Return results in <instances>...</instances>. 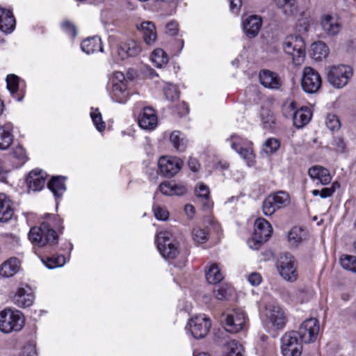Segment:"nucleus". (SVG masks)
I'll list each match as a JSON object with an SVG mask.
<instances>
[{
  "label": "nucleus",
  "mask_w": 356,
  "mask_h": 356,
  "mask_svg": "<svg viewBox=\"0 0 356 356\" xmlns=\"http://www.w3.org/2000/svg\"><path fill=\"white\" fill-rule=\"evenodd\" d=\"M25 323V318L19 310L6 308L0 312V331L5 334L20 331Z\"/></svg>",
  "instance_id": "obj_1"
},
{
  "label": "nucleus",
  "mask_w": 356,
  "mask_h": 356,
  "mask_svg": "<svg viewBox=\"0 0 356 356\" xmlns=\"http://www.w3.org/2000/svg\"><path fill=\"white\" fill-rule=\"evenodd\" d=\"M276 268L280 277L285 281L295 282L298 279V262L291 253L282 254L277 261Z\"/></svg>",
  "instance_id": "obj_2"
},
{
  "label": "nucleus",
  "mask_w": 356,
  "mask_h": 356,
  "mask_svg": "<svg viewBox=\"0 0 356 356\" xmlns=\"http://www.w3.org/2000/svg\"><path fill=\"white\" fill-rule=\"evenodd\" d=\"M353 76L352 67L348 65L331 66L327 73L328 82L335 88L345 87Z\"/></svg>",
  "instance_id": "obj_3"
},
{
  "label": "nucleus",
  "mask_w": 356,
  "mask_h": 356,
  "mask_svg": "<svg viewBox=\"0 0 356 356\" xmlns=\"http://www.w3.org/2000/svg\"><path fill=\"white\" fill-rule=\"evenodd\" d=\"M284 51L293 57L295 65H300L305 57V43L303 38L298 35L287 36L283 42Z\"/></svg>",
  "instance_id": "obj_4"
},
{
  "label": "nucleus",
  "mask_w": 356,
  "mask_h": 356,
  "mask_svg": "<svg viewBox=\"0 0 356 356\" xmlns=\"http://www.w3.org/2000/svg\"><path fill=\"white\" fill-rule=\"evenodd\" d=\"M264 323L272 329H282L286 322L284 310L277 303L270 302L265 306Z\"/></svg>",
  "instance_id": "obj_5"
},
{
  "label": "nucleus",
  "mask_w": 356,
  "mask_h": 356,
  "mask_svg": "<svg viewBox=\"0 0 356 356\" xmlns=\"http://www.w3.org/2000/svg\"><path fill=\"white\" fill-rule=\"evenodd\" d=\"M221 321L223 323L226 331L236 333L245 328L248 317L243 309H236L229 313L223 314Z\"/></svg>",
  "instance_id": "obj_6"
},
{
  "label": "nucleus",
  "mask_w": 356,
  "mask_h": 356,
  "mask_svg": "<svg viewBox=\"0 0 356 356\" xmlns=\"http://www.w3.org/2000/svg\"><path fill=\"white\" fill-rule=\"evenodd\" d=\"M290 204L289 195L282 191L268 195L263 202L262 211L266 216H272L275 212Z\"/></svg>",
  "instance_id": "obj_7"
},
{
  "label": "nucleus",
  "mask_w": 356,
  "mask_h": 356,
  "mask_svg": "<svg viewBox=\"0 0 356 356\" xmlns=\"http://www.w3.org/2000/svg\"><path fill=\"white\" fill-rule=\"evenodd\" d=\"M302 343L296 331L286 332L281 338L283 356H300L302 351Z\"/></svg>",
  "instance_id": "obj_8"
},
{
  "label": "nucleus",
  "mask_w": 356,
  "mask_h": 356,
  "mask_svg": "<svg viewBox=\"0 0 356 356\" xmlns=\"http://www.w3.org/2000/svg\"><path fill=\"white\" fill-rule=\"evenodd\" d=\"M227 140L230 142L231 147L246 161L248 165H251L254 159L252 142L236 134L232 135Z\"/></svg>",
  "instance_id": "obj_9"
},
{
  "label": "nucleus",
  "mask_w": 356,
  "mask_h": 356,
  "mask_svg": "<svg viewBox=\"0 0 356 356\" xmlns=\"http://www.w3.org/2000/svg\"><path fill=\"white\" fill-rule=\"evenodd\" d=\"M322 84L319 73L311 67H305L302 72L301 86L303 90L309 94L318 91Z\"/></svg>",
  "instance_id": "obj_10"
},
{
  "label": "nucleus",
  "mask_w": 356,
  "mask_h": 356,
  "mask_svg": "<svg viewBox=\"0 0 356 356\" xmlns=\"http://www.w3.org/2000/svg\"><path fill=\"white\" fill-rule=\"evenodd\" d=\"M188 325L191 334L195 339H202L208 334L211 323L205 314H199L192 317Z\"/></svg>",
  "instance_id": "obj_11"
},
{
  "label": "nucleus",
  "mask_w": 356,
  "mask_h": 356,
  "mask_svg": "<svg viewBox=\"0 0 356 356\" xmlns=\"http://www.w3.org/2000/svg\"><path fill=\"white\" fill-rule=\"evenodd\" d=\"M319 332L318 321L316 318H311L305 320L296 332L301 341L305 343L314 342Z\"/></svg>",
  "instance_id": "obj_12"
},
{
  "label": "nucleus",
  "mask_w": 356,
  "mask_h": 356,
  "mask_svg": "<svg viewBox=\"0 0 356 356\" xmlns=\"http://www.w3.org/2000/svg\"><path fill=\"white\" fill-rule=\"evenodd\" d=\"M252 240L256 244L266 243L271 237L273 229L270 223L263 218H258L254 222Z\"/></svg>",
  "instance_id": "obj_13"
},
{
  "label": "nucleus",
  "mask_w": 356,
  "mask_h": 356,
  "mask_svg": "<svg viewBox=\"0 0 356 356\" xmlns=\"http://www.w3.org/2000/svg\"><path fill=\"white\" fill-rule=\"evenodd\" d=\"M160 172L165 177L170 178L177 175L183 165V161L178 157L162 156L158 161Z\"/></svg>",
  "instance_id": "obj_14"
},
{
  "label": "nucleus",
  "mask_w": 356,
  "mask_h": 356,
  "mask_svg": "<svg viewBox=\"0 0 356 356\" xmlns=\"http://www.w3.org/2000/svg\"><path fill=\"white\" fill-rule=\"evenodd\" d=\"M33 300L34 296L31 289L28 286L19 287L13 298L14 304L22 308L30 307L32 305Z\"/></svg>",
  "instance_id": "obj_15"
},
{
  "label": "nucleus",
  "mask_w": 356,
  "mask_h": 356,
  "mask_svg": "<svg viewBox=\"0 0 356 356\" xmlns=\"http://www.w3.org/2000/svg\"><path fill=\"white\" fill-rule=\"evenodd\" d=\"M139 126L145 130L154 129L158 123V118L154 110L151 107H145L138 117Z\"/></svg>",
  "instance_id": "obj_16"
},
{
  "label": "nucleus",
  "mask_w": 356,
  "mask_h": 356,
  "mask_svg": "<svg viewBox=\"0 0 356 356\" xmlns=\"http://www.w3.org/2000/svg\"><path fill=\"white\" fill-rule=\"evenodd\" d=\"M259 78L261 85L267 88L279 89L282 85V81L279 75L268 70H261Z\"/></svg>",
  "instance_id": "obj_17"
},
{
  "label": "nucleus",
  "mask_w": 356,
  "mask_h": 356,
  "mask_svg": "<svg viewBox=\"0 0 356 356\" xmlns=\"http://www.w3.org/2000/svg\"><path fill=\"white\" fill-rule=\"evenodd\" d=\"M261 25L262 19L261 17L256 15L248 17L243 22V30L250 38H254L258 35Z\"/></svg>",
  "instance_id": "obj_18"
},
{
  "label": "nucleus",
  "mask_w": 356,
  "mask_h": 356,
  "mask_svg": "<svg viewBox=\"0 0 356 356\" xmlns=\"http://www.w3.org/2000/svg\"><path fill=\"white\" fill-rule=\"evenodd\" d=\"M29 190L36 192L42 190L45 185V178L42 170H34L26 177Z\"/></svg>",
  "instance_id": "obj_19"
},
{
  "label": "nucleus",
  "mask_w": 356,
  "mask_h": 356,
  "mask_svg": "<svg viewBox=\"0 0 356 356\" xmlns=\"http://www.w3.org/2000/svg\"><path fill=\"white\" fill-rule=\"evenodd\" d=\"M140 51V44L134 40L122 42L118 47V54L122 59H125L129 56H136Z\"/></svg>",
  "instance_id": "obj_20"
},
{
  "label": "nucleus",
  "mask_w": 356,
  "mask_h": 356,
  "mask_svg": "<svg viewBox=\"0 0 356 356\" xmlns=\"http://www.w3.org/2000/svg\"><path fill=\"white\" fill-rule=\"evenodd\" d=\"M308 174L311 179L318 180L319 183L322 185H327L332 181L330 171L321 165L311 167L309 169Z\"/></svg>",
  "instance_id": "obj_21"
},
{
  "label": "nucleus",
  "mask_w": 356,
  "mask_h": 356,
  "mask_svg": "<svg viewBox=\"0 0 356 356\" xmlns=\"http://www.w3.org/2000/svg\"><path fill=\"white\" fill-rule=\"evenodd\" d=\"M111 98L115 102L124 104L129 99V92L124 81L113 82Z\"/></svg>",
  "instance_id": "obj_22"
},
{
  "label": "nucleus",
  "mask_w": 356,
  "mask_h": 356,
  "mask_svg": "<svg viewBox=\"0 0 356 356\" xmlns=\"http://www.w3.org/2000/svg\"><path fill=\"white\" fill-rule=\"evenodd\" d=\"M15 27V19L12 12L0 8V30L6 33H11Z\"/></svg>",
  "instance_id": "obj_23"
},
{
  "label": "nucleus",
  "mask_w": 356,
  "mask_h": 356,
  "mask_svg": "<svg viewBox=\"0 0 356 356\" xmlns=\"http://www.w3.org/2000/svg\"><path fill=\"white\" fill-rule=\"evenodd\" d=\"M13 203L4 193H0V222H6L13 216Z\"/></svg>",
  "instance_id": "obj_24"
},
{
  "label": "nucleus",
  "mask_w": 356,
  "mask_h": 356,
  "mask_svg": "<svg viewBox=\"0 0 356 356\" xmlns=\"http://www.w3.org/2000/svg\"><path fill=\"white\" fill-rule=\"evenodd\" d=\"M321 26L323 31L329 35L338 34L341 29L340 20L329 15L322 19Z\"/></svg>",
  "instance_id": "obj_25"
},
{
  "label": "nucleus",
  "mask_w": 356,
  "mask_h": 356,
  "mask_svg": "<svg viewBox=\"0 0 356 356\" xmlns=\"http://www.w3.org/2000/svg\"><path fill=\"white\" fill-rule=\"evenodd\" d=\"M159 189L165 195H182L187 191V188L185 186L177 184L172 181L161 183Z\"/></svg>",
  "instance_id": "obj_26"
},
{
  "label": "nucleus",
  "mask_w": 356,
  "mask_h": 356,
  "mask_svg": "<svg viewBox=\"0 0 356 356\" xmlns=\"http://www.w3.org/2000/svg\"><path fill=\"white\" fill-rule=\"evenodd\" d=\"M20 261L16 257H11L0 266V275L4 277H10L16 274L20 268Z\"/></svg>",
  "instance_id": "obj_27"
},
{
  "label": "nucleus",
  "mask_w": 356,
  "mask_h": 356,
  "mask_svg": "<svg viewBox=\"0 0 356 356\" xmlns=\"http://www.w3.org/2000/svg\"><path fill=\"white\" fill-rule=\"evenodd\" d=\"M13 124L10 122L0 126V149H7L13 140Z\"/></svg>",
  "instance_id": "obj_28"
},
{
  "label": "nucleus",
  "mask_w": 356,
  "mask_h": 356,
  "mask_svg": "<svg viewBox=\"0 0 356 356\" xmlns=\"http://www.w3.org/2000/svg\"><path fill=\"white\" fill-rule=\"evenodd\" d=\"M83 51L90 54L97 51H103L102 40L99 37L94 36L84 40L81 44Z\"/></svg>",
  "instance_id": "obj_29"
},
{
  "label": "nucleus",
  "mask_w": 356,
  "mask_h": 356,
  "mask_svg": "<svg viewBox=\"0 0 356 356\" xmlns=\"http://www.w3.org/2000/svg\"><path fill=\"white\" fill-rule=\"evenodd\" d=\"M140 30L143 39L147 44H152L156 40L157 35L154 24L151 22H143L140 24Z\"/></svg>",
  "instance_id": "obj_30"
},
{
  "label": "nucleus",
  "mask_w": 356,
  "mask_h": 356,
  "mask_svg": "<svg viewBox=\"0 0 356 356\" xmlns=\"http://www.w3.org/2000/svg\"><path fill=\"white\" fill-rule=\"evenodd\" d=\"M309 235L308 232L299 227H293L289 232L288 241L291 243H307Z\"/></svg>",
  "instance_id": "obj_31"
},
{
  "label": "nucleus",
  "mask_w": 356,
  "mask_h": 356,
  "mask_svg": "<svg viewBox=\"0 0 356 356\" xmlns=\"http://www.w3.org/2000/svg\"><path fill=\"white\" fill-rule=\"evenodd\" d=\"M312 113L307 108H301L293 113V123L298 128H302L311 120Z\"/></svg>",
  "instance_id": "obj_32"
},
{
  "label": "nucleus",
  "mask_w": 356,
  "mask_h": 356,
  "mask_svg": "<svg viewBox=\"0 0 356 356\" xmlns=\"http://www.w3.org/2000/svg\"><path fill=\"white\" fill-rule=\"evenodd\" d=\"M48 188L56 197H61L66 190L62 177H53L48 183Z\"/></svg>",
  "instance_id": "obj_33"
},
{
  "label": "nucleus",
  "mask_w": 356,
  "mask_h": 356,
  "mask_svg": "<svg viewBox=\"0 0 356 356\" xmlns=\"http://www.w3.org/2000/svg\"><path fill=\"white\" fill-rule=\"evenodd\" d=\"M329 54V49L325 43L318 41L312 45V55L314 60H321Z\"/></svg>",
  "instance_id": "obj_34"
},
{
  "label": "nucleus",
  "mask_w": 356,
  "mask_h": 356,
  "mask_svg": "<svg viewBox=\"0 0 356 356\" xmlns=\"http://www.w3.org/2000/svg\"><path fill=\"white\" fill-rule=\"evenodd\" d=\"M275 3L287 16H291L297 11L296 0H275Z\"/></svg>",
  "instance_id": "obj_35"
},
{
  "label": "nucleus",
  "mask_w": 356,
  "mask_h": 356,
  "mask_svg": "<svg viewBox=\"0 0 356 356\" xmlns=\"http://www.w3.org/2000/svg\"><path fill=\"white\" fill-rule=\"evenodd\" d=\"M206 279L209 284H215L220 282L223 279V275L218 266L213 264H211L206 271Z\"/></svg>",
  "instance_id": "obj_36"
},
{
  "label": "nucleus",
  "mask_w": 356,
  "mask_h": 356,
  "mask_svg": "<svg viewBox=\"0 0 356 356\" xmlns=\"http://www.w3.org/2000/svg\"><path fill=\"white\" fill-rule=\"evenodd\" d=\"M41 261L49 269L61 267L66 262L65 257L63 255L43 257L41 258Z\"/></svg>",
  "instance_id": "obj_37"
},
{
  "label": "nucleus",
  "mask_w": 356,
  "mask_h": 356,
  "mask_svg": "<svg viewBox=\"0 0 356 356\" xmlns=\"http://www.w3.org/2000/svg\"><path fill=\"white\" fill-rule=\"evenodd\" d=\"M170 140L173 147L178 151H184L186 147L187 140L179 131H174L171 133Z\"/></svg>",
  "instance_id": "obj_38"
},
{
  "label": "nucleus",
  "mask_w": 356,
  "mask_h": 356,
  "mask_svg": "<svg viewBox=\"0 0 356 356\" xmlns=\"http://www.w3.org/2000/svg\"><path fill=\"white\" fill-rule=\"evenodd\" d=\"M243 346L236 341H231L227 343L226 350L223 356H243Z\"/></svg>",
  "instance_id": "obj_39"
},
{
  "label": "nucleus",
  "mask_w": 356,
  "mask_h": 356,
  "mask_svg": "<svg viewBox=\"0 0 356 356\" xmlns=\"http://www.w3.org/2000/svg\"><path fill=\"white\" fill-rule=\"evenodd\" d=\"M42 229L44 231L43 243L41 245H47L48 243H57L58 234L52 229H50L47 223H42Z\"/></svg>",
  "instance_id": "obj_40"
},
{
  "label": "nucleus",
  "mask_w": 356,
  "mask_h": 356,
  "mask_svg": "<svg viewBox=\"0 0 356 356\" xmlns=\"http://www.w3.org/2000/svg\"><path fill=\"white\" fill-rule=\"evenodd\" d=\"M175 236L171 232L163 230L156 235V245H174Z\"/></svg>",
  "instance_id": "obj_41"
},
{
  "label": "nucleus",
  "mask_w": 356,
  "mask_h": 356,
  "mask_svg": "<svg viewBox=\"0 0 356 356\" xmlns=\"http://www.w3.org/2000/svg\"><path fill=\"white\" fill-rule=\"evenodd\" d=\"M152 60L156 67H161L168 62V56L162 49H156L152 52Z\"/></svg>",
  "instance_id": "obj_42"
},
{
  "label": "nucleus",
  "mask_w": 356,
  "mask_h": 356,
  "mask_svg": "<svg viewBox=\"0 0 356 356\" xmlns=\"http://www.w3.org/2000/svg\"><path fill=\"white\" fill-rule=\"evenodd\" d=\"M156 248L165 259H173L179 252L177 246H156Z\"/></svg>",
  "instance_id": "obj_43"
},
{
  "label": "nucleus",
  "mask_w": 356,
  "mask_h": 356,
  "mask_svg": "<svg viewBox=\"0 0 356 356\" xmlns=\"http://www.w3.org/2000/svg\"><path fill=\"white\" fill-rule=\"evenodd\" d=\"M340 263L343 268L356 273V257L343 255L340 258Z\"/></svg>",
  "instance_id": "obj_44"
},
{
  "label": "nucleus",
  "mask_w": 356,
  "mask_h": 356,
  "mask_svg": "<svg viewBox=\"0 0 356 356\" xmlns=\"http://www.w3.org/2000/svg\"><path fill=\"white\" fill-rule=\"evenodd\" d=\"M90 117L94 125L99 131H102L105 129V122L102 120V115L97 108H91Z\"/></svg>",
  "instance_id": "obj_45"
},
{
  "label": "nucleus",
  "mask_w": 356,
  "mask_h": 356,
  "mask_svg": "<svg viewBox=\"0 0 356 356\" xmlns=\"http://www.w3.org/2000/svg\"><path fill=\"white\" fill-rule=\"evenodd\" d=\"M336 186H339L337 181L334 182L330 187L323 188L321 191L317 189L312 190V194L314 196L320 195L323 199L330 197L336 191Z\"/></svg>",
  "instance_id": "obj_46"
},
{
  "label": "nucleus",
  "mask_w": 356,
  "mask_h": 356,
  "mask_svg": "<svg viewBox=\"0 0 356 356\" xmlns=\"http://www.w3.org/2000/svg\"><path fill=\"white\" fill-rule=\"evenodd\" d=\"M44 231L42 227H32L29 233V238L31 243H43Z\"/></svg>",
  "instance_id": "obj_47"
},
{
  "label": "nucleus",
  "mask_w": 356,
  "mask_h": 356,
  "mask_svg": "<svg viewBox=\"0 0 356 356\" xmlns=\"http://www.w3.org/2000/svg\"><path fill=\"white\" fill-rule=\"evenodd\" d=\"M280 141L274 138H268L264 145V151L267 154L275 152L280 147Z\"/></svg>",
  "instance_id": "obj_48"
},
{
  "label": "nucleus",
  "mask_w": 356,
  "mask_h": 356,
  "mask_svg": "<svg viewBox=\"0 0 356 356\" xmlns=\"http://www.w3.org/2000/svg\"><path fill=\"white\" fill-rule=\"evenodd\" d=\"M152 210L155 218L159 220H166L169 217L168 210L159 204H154Z\"/></svg>",
  "instance_id": "obj_49"
},
{
  "label": "nucleus",
  "mask_w": 356,
  "mask_h": 356,
  "mask_svg": "<svg viewBox=\"0 0 356 356\" xmlns=\"http://www.w3.org/2000/svg\"><path fill=\"white\" fill-rule=\"evenodd\" d=\"M165 97L174 101L179 97V90L175 85L168 84L163 89Z\"/></svg>",
  "instance_id": "obj_50"
},
{
  "label": "nucleus",
  "mask_w": 356,
  "mask_h": 356,
  "mask_svg": "<svg viewBox=\"0 0 356 356\" xmlns=\"http://www.w3.org/2000/svg\"><path fill=\"white\" fill-rule=\"evenodd\" d=\"M325 124L331 131L338 130L341 126L338 117L334 114H328L326 118Z\"/></svg>",
  "instance_id": "obj_51"
},
{
  "label": "nucleus",
  "mask_w": 356,
  "mask_h": 356,
  "mask_svg": "<svg viewBox=\"0 0 356 356\" xmlns=\"http://www.w3.org/2000/svg\"><path fill=\"white\" fill-rule=\"evenodd\" d=\"M195 194L197 197L202 199H209L210 194L209 186L202 182L197 183L195 188Z\"/></svg>",
  "instance_id": "obj_52"
},
{
  "label": "nucleus",
  "mask_w": 356,
  "mask_h": 356,
  "mask_svg": "<svg viewBox=\"0 0 356 356\" xmlns=\"http://www.w3.org/2000/svg\"><path fill=\"white\" fill-rule=\"evenodd\" d=\"M193 240L198 243H204L207 240V234L204 229L195 227L193 230Z\"/></svg>",
  "instance_id": "obj_53"
},
{
  "label": "nucleus",
  "mask_w": 356,
  "mask_h": 356,
  "mask_svg": "<svg viewBox=\"0 0 356 356\" xmlns=\"http://www.w3.org/2000/svg\"><path fill=\"white\" fill-rule=\"evenodd\" d=\"M6 82L7 88L11 93H14L18 90L19 79L16 75H8L6 78Z\"/></svg>",
  "instance_id": "obj_54"
},
{
  "label": "nucleus",
  "mask_w": 356,
  "mask_h": 356,
  "mask_svg": "<svg viewBox=\"0 0 356 356\" xmlns=\"http://www.w3.org/2000/svg\"><path fill=\"white\" fill-rule=\"evenodd\" d=\"M248 282L253 286H259L263 280L262 276L257 272H252L247 277Z\"/></svg>",
  "instance_id": "obj_55"
},
{
  "label": "nucleus",
  "mask_w": 356,
  "mask_h": 356,
  "mask_svg": "<svg viewBox=\"0 0 356 356\" xmlns=\"http://www.w3.org/2000/svg\"><path fill=\"white\" fill-rule=\"evenodd\" d=\"M11 155L13 157L21 160L22 162H24L26 160L25 150L21 145L15 146L11 152Z\"/></svg>",
  "instance_id": "obj_56"
},
{
  "label": "nucleus",
  "mask_w": 356,
  "mask_h": 356,
  "mask_svg": "<svg viewBox=\"0 0 356 356\" xmlns=\"http://www.w3.org/2000/svg\"><path fill=\"white\" fill-rule=\"evenodd\" d=\"M214 296L219 300H226L230 296L227 288L221 286L213 291Z\"/></svg>",
  "instance_id": "obj_57"
},
{
  "label": "nucleus",
  "mask_w": 356,
  "mask_h": 356,
  "mask_svg": "<svg viewBox=\"0 0 356 356\" xmlns=\"http://www.w3.org/2000/svg\"><path fill=\"white\" fill-rule=\"evenodd\" d=\"M62 29L65 31L67 34L71 35L72 37H75L76 35V30L75 26L69 21H65L62 23Z\"/></svg>",
  "instance_id": "obj_58"
},
{
  "label": "nucleus",
  "mask_w": 356,
  "mask_h": 356,
  "mask_svg": "<svg viewBox=\"0 0 356 356\" xmlns=\"http://www.w3.org/2000/svg\"><path fill=\"white\" fill-rule=\"evenodd\" d=\"M332 145L335 147L336 151L341 153L344 152L346 145L342 138L335 137L333 139Z\"/></svg>",
  "instance_id": "obj_59"
},
{
  "label": "nucleus",
  "mask_w": 356,
  "mask_h": 356,
  "mask_svg": "<svg viewBox=\"0 0 356 356\" xmlns=\"http://www.w3.org/2000/svg\"><path fill=\"white\" fill-rule=\"evenodd\" d=\"M165 32L170 35H175L178 32V24L175 21L168 22L165 26Z\"/></svg>",
  "instance_id": "obj_60"
},
{
  "label": "nucleus",
  "mask_w": 356,
  "mask_h": 356,
  "mask_svg": "<svg viewBox=\"0 0 356 356\" xmlns=\"http://www.w3.org/2000/svg\"><path fill=\"white\" fill-rule=\"evenodd\" d=\"M184 213L189 220H192L195 213V207L191 204H186L184 207Z\"/></svg>",
  "instance_id": "obj_61"
},
{
  "label": "nucleus",
  "mask_w": 356,
  "mask_h": 356,
  "mask_svg": "<svg viewBox=\"0 0 356 356\" xmlns=\"http://www.w3.org/2000/svg\"><path fill=\"white\" fill-rule=\"evenodd\" d=\"M190 169L193 172H197L200 170V165L195 158H190L188 161Z\"/></svg>",
  "instance_id": "obj_62"
},
{
  "label": "nucleus",
  "mask_w": 356,
  "mask_h": 356,
  "mask_svg": "<svg viewBox=\"0 0 356 356\" xmlns=\"http://www.w3.org/2000/svg\"><path fill=\"white\" fill-rule=\"evenodd\" d=\"M178 114L180 115H186L188 113V107L185 102H181L177 107Z\"/></svg>",
  "instance_id": "obj_63"
},
{
  "label": "nucleus",
  "mask_w": 356,
  "mask_h": 356,
  "mask_svg": "<svg viewBox=\"0 0 356 356\" xmlns=\"http://www.w3.org/2000/svg\"><path fill=\"white\" fill-rule=\"evenodd\" d=\"M8 174V171L4 168L2 163L0 162V181H1V182L6 181V180L7 179Z\"/></svg>",
  "instance_id": "obj_64"
}]
</instances>
